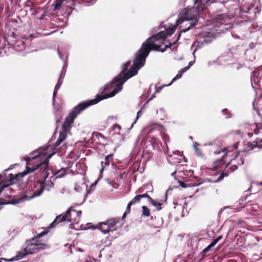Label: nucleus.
<instances>
[{
    "instance_id": "obj_1",
    "label": "nucleus",
    "mask_w": 262,
    "mask_h": 262,
    "mask_svg": "<svg viewBox=\"0 0 262 262\" xmlns=\"http://www.w3.org/2000/svg\"><path fill=\"white\" fill-rule=\"evenodd\" d=\"M166 38L165 33L162 31L158 34L152 35L142 44L141 48L137 53L133 65L128 71L126 72L130 64V61L127 62L124 64L122 71L110 83V85L106 86L105 89L107 90L109 89L110 86L111 89H112L114 87L115 84L117 85L116 90L111 95V96H115L120 92L122 89L124 83L129 78L137 74L138 70L144 65L145 59L151 50L160 51L161 52L166 50L167 46H165L164 49H160L161 45L164 43Z\"/></svg>"
},
{
    "instance_id": "obj_2",
    "label": "nucleus",
    "mask_w": 262,
    "mask_h": 262,
    "mask_svg": "<svg viewBox=\"0 0 262 262\" xmlns=\"http://www.w3.org/2000/svg\"><path fill=\"white\" fill-rule=\"evenodd\" d=\"M44 154L45 152H38V155H34L32 154V157L26 158V170L22 172L16 174L15 176L13 174H9L8 177L5 176L4 180L5 181L6 183H0V193L7 186L15 183L17 181L20 180L27 174L39 168L41 177L44 179V181L38 184L39 185L38 189L35 191L27 190L25 194H23L15 203H20L23 201H28L34 197L39 196L45 189V180L50 174L49 170L47 168L48 164L49 159L53 155V154H51L47 157H46Z\"/></svg>"
},
{
    "instance_id": "obj_3",
    "label": "nucleus",
    "mask_w": 262,
    "mask_h": 262,
    "mask_svg": "<svg viewBox=\"0 0 262 262\" xmlns=\"http://www.w3.org/2000/svg\"><path fill=\"white\" fill-rule=\"evenodd\" d=\"M223 150L222 151H215L214 154H219L221 152L224 153L220 159L216 160L214 162L213 167V171L219 170L222 171V173L218 178L217 181L222 180L224 176H228L229 173L234 171L237 168L238 165H241L244 163V159L243 157L239 156L235 150L233 152L227 150Z\"/></svg>"
},
{
    "instance_id": "obj_4",
    "label": "nucleus",
    "mask_w": 262,
    "mask_h": 262,
    "mask_svg": "<svg viewBox=\"0 0 262 262\" xmlns=\"http://www.w3.org/2000/svg\"><path fill=\"white\" fill-rule=\"evenodd\" d=\"M110 84H107L105 85V87L104 88L103 91H111L109 94H104L102 96L97 95L96 97V98L90 100L86 102H82L79 104H78L77 106H76L74 110L70 114L69 116H68L66 118L65 121L67 122L68 123H70L71 125L73 123L74 120L77 117V115L80 114L82 111L86 108L88 107H89L90 105L95 104L99 102L100 101L104 99H107L108 98H111L113 97L114 96H111V95L117 89V85L116 84H114V87L112 89H111V87H109V89L105 90V87L107 85H110Z\"/></svg>"
},
{
    "instance_id": "obj_5",
    "label": "nucleus",
    "mask_w": 262,
    "mask_h": 262,
    "mask_svg": "<svg viewBox=\"0 0 262 262\" xmlns=\"http://www.w3.org/2000/svg\"><path fill=\"white\" fill-rule=\"evenodd\" d=\"M47 233V231L42 232L37 235L36 238H33L30 240L27 241L26 242V247L18 252L15 256L10 260H17L23 258L27 255L37 253L41 250L47 249L48 246L46 244L41 243L37 240L38 238Z\"/></svg>"
},
{
    "instance_id": "obj_6",
    "label": "nucleus",
    "mask_w": 262,
    "mask_h": 262,
    "mask_svg": "<svg viewBox=\"0 0 262 262\" xmlns=\"http://www.w3.org/2000/svg\"><path fill=\"white\" fill-rule=\"evenodd\" d=\"M204 8V6H200L194 9L190 10H183L180 14V17L176 21V26L183 23L184 21H188L189 27L182 30L183 32H186L192 27H194L198 23V16L199 12L202 11Z\"/></svg>"
},
{
    "instance_id": "obj_7",
    "label": "nucleus",
    "mask_w": 262,
    "mask_h": 262,
    "mask_svg": "<svg viewBox=\"0 0 262 262\" xmlns=\"http://www.w3.org/2000/svg\"><path fill=\"white\" fill-rule=\"evenodd\" d=\"M74 211L76 213L77 215L79 217L81 215V211H76L75 210H73L71 207L69 208L64 213L61 214L60 215H59L57 216L56 219H55L54 221L51 224L50 226L51 227H54V225L55 224L59 223L63 221H66L68 222H72V220L71 219V211Z\"/></svg>"
},
{
    "instance_id": "obj_8",
    "label": "nucleus",
    "mask_w": 262,
    "mask_h": 262,
    "mask_svg": "<svg viewBox=\"0 0 262 262\" xmlns=\"http://www.w3.org/2000/svg\"><path fill=\"white\" fill-rule=\"evenodd\" d=\"M119 221L118 218L112 219L107 220L105 222H101L99 224V229L104 234L108 233L110 231H113L116 230L114 227L115 225Z\"/></svg>"
},
{
    "instance_id": "obj_9",
    "label": "nucleus",
    "mask_w": 262,
    "mask_h": 262,
    "mask_svg": "<svg viewBox=\"0 0 262 262\" xmlns=\"http://www.w3.org/2000/svg\"><path fill=\"white\" fill-rule=\"evenodd\" d=\"M167 152L169 157L172 158V160H173L171 163L172 164H175L177 163H179L181 162L182 158L185 159V158L183 156V153L180 152L179 150L176 151H169L168 147H167Z\"/></svg>"
},
{
    "instance_id": "obj_10",
    "label": "nucleus",
    "mask_w": 262,
    "mask_h": 262,
    "mask_svg": "<svg viewBox=\"0 0 262 262\" xmlns=\"http://www.w3.org/2000/svg\"><path fill=\"white\" fill-rule=\"evenodd\" d=\"M230 18L226 14H220L216 15L215 23L219 25L226 24L229 22Z\"/></svg>"
},
{
    "instance_id": "obj_11",
    "label": "nucleus",
    "mask_w": 262,
    "mask_h": 262,
    "mask_svg": "<svg viewBox=\"0 0 262 262\" xmlns=\"http://www.w3.org/2000/svg\"><path fill=\"white\" fill-rule=\"evenodd\" d=\"M144 198H147L150 203H155V201L150 196H149L147 192L142 194H139L136 195L130 202L134 205L136 203H139L141 199Z\"/></svg>"
},
{
    "instance_id": "obj_12",
    "label": "nucleus",
    "mask_w": 262,
    "mask_h": 262,
    "mask_svg": "<svg viewBox=\"0 0 262 262\" xmlns=\"http://www.w3.org/2000/svg\"><path fill=\"white\" fill-rule=\"evenodd\" d=\"M194 181H195V179L193 180V181L191 179L186 181V182L179 181V182L180 186L183 188L196 186L199 185L201 183V182L196 183Z\"/></svg>"
},
{
    "instance_id": "obj_13",
    "label": "nucleus",
    "mask_w": 262,
    "mask_h": 262,
    "mask_svg": "<svg viewBox=\"0 0 262 262\" xmlns=\"http://www.w3.org/2000/svg\"><path fill=\"white\" fill-rule=\"evenodd\" d=\"M67 132L68 131H65L63 130L60 132L59 138L55 143V146H58L63 141L65 140L67 137Z\"/></svg>"
},
{
    "instance_id": "obj_14",
    "label": "nucleus",
    "mask_w": 262,
    "mask_h": 262,
    "mask_svg": "<svg viewBox=\"0 0 262 262\" xmlns=\"http://www.w3.org/2000/svg\"><path fill=\"white\" fill-rule=\"evenodd\" d=\"M222 238V236L221 235V236H219V237H217L214 240L213 242H212L210 244H209L206 248H205L202 252L203 253H207V252H208L210 249L214 247L216 244L217 243H218L221 239Z\"/></svg>"
},
{
    "instance_id": "obj_15",
    "label": "nucleus",
    "mask_w": 262,
    "mask_h": 262,
    "mask_svg": "<svg viewBox=\"0 0 262 262\" xmlns=\"http://www.w3.org/2000/svg\"><path fill=\"white\" fill-rule=\"evenodd\" d=\"M68 169L66 168H62L58 170L54 174L55 179L61 178L65 176L67 173Z\"/></svg>"
},
{
    "instance_id": "obj_16",
    "label": "nucleus",
    "mask_w": 262,
    "mask_h": 262,
    "mask_svg": "<svg viewBox=\"0 0 262 262\" xmlns=\"http://www.w3.org/2000/svg\"><path fill=\"white\" fill-rule=\"evenodd\" d=\"M112 160V157L111 155H108L105 157L104 161L101 162L102 168L100 170V172H102L104 167L106 166L109 165L110 161Z\"/></svg>"
},
{
    "instance_id": "obj_17",
    "label": "nucleus",
    "mask_w": 262,
    "mask_h": 262,
    "mask_svg": "<svg viewBox=\"0 0 262 262\" xmlns=\"http://www.w3.org/2000/svg\"><path fill=\"white\" fill-rule=\"evenodd\" d=\"M188 69V67H185L184 69H182L181 71H180L177 74V75L172 79L171 83H172L173 81L180 78L182 77V74L184 73L185 71H186Z\"/></svg>"
},
{
    "instance_id": "obj_18",
    "label": "nucleus",
    "mask_w": 262,
    "mask_h": 262,
    "mask_svg": "<svg viewBox=\"0 0 262 262\" xmlns=\"http://www.w3.org/2000/svg\"><path fill=\"white\" fill-rule=\"evenodd\" d=\"M177 26H176V25L175 26L172 28H167V29H166L165 31H163L165 33L166 37L168 35H171L172 34H173L175 31L176 28Z\"/></svg>"
},
{
    "instance_id": "obj_19",
    "label": "nucleus",
    "mask_w": 262,
    "mask_h": 262,
    "mask_svg": "<svg viewBox=\"0 0 262 262\" xmlns=\"http://www.w3.org/2000/svg\"><path fill=\"white\" fill-rule=\"evenodd\" d=\"M113 129L112 132H114V133L116 134L119 135L120 134V131L121 129V126L117 124H114L113 126Z\"/></svg>"
},
{
    "instance_id": "obj_20",
    "label": "nucleus",
    "mask_w": 262,
    "mask_h": 262,
    "mask_svg": "<svg viewBox=\"0 0 262 262\" xmlns=\"http://www.w3.org/2000/svg\"><path fill=\"white\" fill-rule=\"evenodd\" d=\"M142 208L143 210L142 215L147 217L150 214V211L148 208L145 206H143Z\"/></svg>"
},
{
    "instance_id": "obj_21",
    "label": "nucleus",
    "mask_w": 262,
    "mask_h": 262,
    "mask_svg": "<svg viewBox=\"0 0 262 262\" xmlns=\"http://www.w3.org/2000/svg\"><path fill=\"white\" fill-rule=\"evenodd\" d=\"M203 37H204V38H203L202 43H208L210 42L212 40V39L214 38V37L213 36H212V35H210L209 36L205 37V35H203Z\"/></svg>"
},
{
    "instance_id": "obj_22",
    "label": "nucleus",
    "mask_w": 262,
    "mask_h": 262,
    "mask_svg": "<svg viewBox=\"0 0 262 262\" xmlns=\"http://www.w3.org/2000/svg\"><path fill=\"white\" fill-rule=\"evenodd\" d=\"M66 0H56L55 2V9L60 10L61 7V4Z\"/></svg>"
},
{
    "instance_id": "obj_23",
    "label": "nucleus",
    "mask_w": 262,
    "mask_h": 262,
    "mask_svg": "<svg viewBox=\"0 0 262 262\" xmlns=\"http://www.w3.org/2000/svg\"><path fill=\"white\" fill-rule=\"evenodd\" d=\"M71 125L70 123L64 121V122L62 125V130L69 132L71 128Z\"/></svg>"
},
{
    "instance_id": "obj_24",
    "label": "nucleus",
    "mask_w": 262,
    "mask_h": 262,
    "mask_svg": "<svg viewBox=\"0 0 262 262\" xmlns=\"http://www.w3.org/2000/svg\"><path fill=\"white\" fill-rule=\"evenodd\" d=\"M260 129H262V124L257 123L256 125V128L254 129V133L257 135L259 133Z\"/></svg>"
},
{
    "instance_id": "obj_25",
    "label": "nucleus",
    "mask_w": 262,
    "mask_h": 262,
    "mask_svg": "<svg viewBox=\"0 0 262 262\" xmlns=\"http://www.w3.org/2000/svg\"><path fill=\"white\" fill-rule=\"evenodd\" d=\"M196 145H198L197 143L195 142L193 144V148L195 152L198 154V156L203 157L202 152H201L200 150L196 147Z\"/></svg>"
},
{
    "instance_id": "obj_26",
    "label": "nucleus",
    "mask_w": 262,
    "mask_h": 262,
    "mask_svg": "<svg viewBox=\"0 0 262 262\" xmlns=\"http://www.w3.org/2000/svg\"><path fill=\"white\" fill-rule=\"evenodd\" d=\"M171 84V83H169V84H167V85H163L162 86H156V93H159L162 90V89L165 87V86H169Z\"/></svg>"
},
{
    "instance_id": "obj_27",
    "label": "nucleus",
    "mask_w": 262,
    "mask_h": 262,
    "mask_svg": "<svg viewBox=\"0 0 262 262\" xmlns=\"http://www.w3.org/2000/svg\"><path fill=\"white\" fill-rule=\"evenodd\" d=\"M133 204L130 202H129L127 206V207H126V211L124 213L123 215V217H124L125 215V213H129L130 212V207L132 205H133Z\"/></svg>"
},
{
    "instance_id": "obj_28",
    "label": "nucleus",
    "mask_w": 262,
    "mask_h": 262,
    "mask_svg": "<svg viewBox=\"0 0 262 262\" xmlns=\"http://www.w3.org/2000/svg\"><path fill=\"white\" fill-rule=\"evenodd\" d=\"M151 204L153 205L154 206H155L158 210L161 209V204L160 203H157L155 201V203Z\"/></svg>"
},
{
    "instance_id": "obj_29",
    "label": "nucleus",
    "mask_w": 262,
    "mask_h": 262,
    "mask_svg": "<svg viewBox=\"0 0 262 262\" xmlns=\"http://www.w3.org/2000/svg\"><path fill=\"white\" fill-rule=\"evenodd\" d=\"M57 92H58V90H56V89H54L53 94V98H52V103L53 104H54V103H55V97H56Z\"/></svg>"
},
{
    "instance_id": "obj_30",
    "label": "nucleus",
    "mask_w": 262,
    "mask_h": 262,
    "mask_svg": "<svg viewBox=\"0 0 262 262\" xmlns=\"http://www.w3.org/2000/svg\"><path fill=\"white\" fill-rule=\"evenodd\" d=\"M57 92H58V90H56V89H54L53 94V98H52V103L53 104H54V103H55V97H56Z\"/></svg>"
},
{
    "instance_id": "obj_31",
    "label": "nucleus",
    "mask_w": 262,
    "mask_h": 262,
    "mask_svg": "<svg viewBox=\"0 0 262 262\" xmlns=\"http://www.w3.org/2000/svg\"><path fill=\"white\" fill-rule=\"evenodd\" d=\"M141 115H142L141 111H138L137 113V117H136V120H135V122L133 123L132 126L134 124H135L136 123V121L138 119L139 117L141 116Z\"/></svg>"
},
{
    "instance_id": "obj_32",
    "label": "nucleus",
    "mask_w": 262,
    "mask_h": 262,
    "mask_svg": "<svg viewBox=\"0 0 262 262\" xmlns=\"http://www.w3.org/2000/svg\"><path fill=\"white\" fill-rule=\"evenodd\" d=\"M62 82H63V80H62V77H61V78H59L58 82L56 84H57L58 85H59L60 86L62 83Z\"/></svg>"
},
{
    "instance_id": "obj_33",
    "label": "nucleus",
    "mask_w": 262,
    "mask_h": 262,
    "mask_svg": "<svg viewBox=\"0 0 262 262\" xmlns=\"http://www.w3.org/2000/svg\"><path fill=\"white\" fill-rule=\"evenodd\" d=\"M66 71H64L63 70L61 71V73L59 76V78H61L62 77V80H63L64 75H65Z\"/></svg>"
},
{
    "instance_id": "obj_34",
    "label": "nucleus",
    "mask_w": 262,
    "mask_h": 262,
    "mask_svg": "<svg viewBox=\"0 0 262 262\" xmlns=\"http://www.w3.org/2000/svg\"><path fill=\"white\" fill-rule=\"evenodd\" d=\"M199 42H198V44L196 45V48H195V49L194 50L193 53V54H194V52H195V50H196V49H198V48H200L201 47H200V45H199Z\"/></svg>"
},
{
    "instance_id": "obj_35",
    "label": "nucleus",
    "mask_w": 262,
    "mask_h": 262,
    "mask_svg": "<svg viewBox=\"0 0 262 262\" xmlns=\"http://www.w3.org/2000/svg\"><path fill=\"white\" fill-rule=\"evenodd\" d=\"M143 192V189L142 187H140L138 190V193H142Z\"/></svg>"
},
{
    "instance_id": "obj_36",
    "label": "nucleus",
    "mask_w": 262,
    "mask_h": 262,
    "mask_svg": "<svg viewBox=\"0 0 262 262\" xmlns=\"http://www.w3.org/2000/svg\"><path fill=\"white\" fill-rule=\"evenodd\" d=\"M60 86L59 85H58L57 84H56L55 86V89H56V90H59V89L60 88Z\"/></svg>"
},
{
    "instance_id": "obj_37",
    "label": "nucleus",
    "mask_w": 262,
    "mask_h": 262,
    "mask_svg": "<svg viewBox=\"0 0 262 262\" xmlns=\"http://www.w3.org/2000/svg\"><path fill=\"white\" fill-rule=\"evenodd\" d=\"M12 168V165H10V167L7 169H6L5 171H8L9 169H11Z\"/></svg>"
},
{
    "instance_id": "obj_38",
    "label": "nucleus",
    "mask_w": 262,
    "mask_h": 262,
    "mask_svg": "<svg viewBox=\"0 0 262 262\" xmlns=\"http://www.w3.org/2000/svg\"><path fill=\"white\" fill-rule=\"evenodd\" d=\"M58 55L60 57V58L62 59H63V58H62V56L61 55L60 53L59 52V51H58Z\"/></svg>"
},
{
    "instance_id": "obj_39",
    "label": "nucleus",
    "mask_w": 262,
    "mask_h": 262,
    "mask_svg": "<svg viewBox=\"0 0 262 262\" xmlns=\"http://www.w3.org/2000/svg\"><path fill=\"white\" fill-rule=\"evenodd\" d=\"M49 183H50V186H51V187H52V186H53V185H54V184H53L51 181H50V182H49Z\"/></svg>"
},
{
    "instance_id": "obj_40",
    "label": "nucleus",
    "mask_w": 262,
    "mask_h": 262,
    "mask_svg": "<svg viewBox=\"0 0 262 262\" xmlns=\"http://www.w3.org/2000/svg\"><path fill=\"white\" fill-rule=\"evenodd\" d=\"M227 111H228L227 109L225 108V109L223 110L222 112L225 113V112H227Z\"/></svg>"
},
{
    "instance_id": "obj_41",
    "label": "nucleus",
    "mask_w": 262,
    "mask_h": 262,
    "mask_svg": "<svg viewBox=\"0 0 262 262\" xmlns=\"http://www.w3.org/2000/svg\"><path fill=\"white\" fill-rule=\"evenodd\" d=\"M107 183H108V184L109 185H112V182H111L110 181H109V180H107Z\"/></svg>"
},
{
    "instance_id": "obj_42",
    "label": "nucleus",
    "mask_w": 262,
    "mask_h": 262,
    "mask_svg": "<svg viewBox=\"0 0 262 262\" xmlns=\"http://www.w3.org/2000/svg\"><path fill=\"white\" fill-rule=\"evenodd\" d=\"M253 81H254L255 80H254V79L253 78L251 77V82H252Z\"/></svg>"
},
{
    "instance_id": "obj_43",
    "label": "nucleus",
    "mask_w": 262,
    "mask_h": 262,
    "mask_svg": "<svg viewBox=\"0 0 262 262\" xmlns=\"http://www.w3.org/2000/svg\"><path fill=\"white\" fill-rule=\"evenodd\" d=\"M230 117V116L229 115H227L225 117L226 118H229Z\"/></svg>"
},
{
    "instance_id": "obj_44",
    "label": "nucleus",
    "mask_w": 262,
    "mask_h": 262,
    "mask_svg": "<svg viewBox=\"0 0 262 262\" xmlns=\"http://www.w3.org/2000/svg\"><path fill=\"white\" fill-rule=\"evenodd\" d=\"M3 178L2 174H0V180Z\"/></svg>"
},
{
    "instance_id": "obj_45",
    "label": "nucleus",
    "mask_w": 262,
    "mask_h": 262,
    "mask_svg": "<svg viewBox=\"0 0 262 262\" xmlns=\"http://www.w3.org/2000/svg\"><path fill=\"white\" fill-rule=\"evenodd\" d=\"M2 260H5L4 258H1L0 259V262H2Z\"/></svg>"
},
{
    "instance_id": "obj_46",
    "label": "nucleus",
    "mask_w": 262,
    "mask_h": 262,
    "mask_svg": "<svg viewBox=\"0 0 262 262\" xmlns=\"http://www.w3.org/2000/svg\"><path fill=\"white\" fill-rule=\"evenodd\" d=\"M189 24H188V23H187V24H186V26H188L187 28H188V27H189Z\"/></svg>"
},
{
    "instance_id": "obj_47",
    "label": "nucleus",
    "mask_w": 262,
    "mask_h": 262,
    "mask_svg": "<svg viewBox=\"0 0 262 262\" xmlns=\"http://www.w3.org/2000/svg\"><path fill=\"white\" fill-rule=\"evenodd\" d=\"M175 173H176V171H174V172H173V173L171 174H172V176H173V175H174V174Z\"/></svg>"
},
{
    "instance_id": "obj_48",
    "label": "nucleus",
    "mask_w": 262,
    "mask_h": 262,
    "mask_svg": "<svg viewBox=\"0 0 262 262\" xmlns=\"http://www.w3.org/2000/svg\"><path fill=\"white\" fill-rule=\"evenodd\" d=\"M75 190L76 191H78V190H77V188H76V187H75Z\"/></svg>"
},
{
    "instance_id": "obj_49",
    "label": "nucleus",
    "mask_w": 262,
    "mask_h": 262,
    "mask_svg": "<svg viewBox=\"0 0 262 262\" xmlns=\"http://www.w3.org/2000/svg\"><path fill=\"white\" fill-rule=\"evenodd\" d=\"M196 2H198V0H196V1L195 2V4H196Z\"/></svg>"
},
{
    "instance_id": "obj_50",
    "label": "nucleus",
    "mask_w": 262,
    "mask_h": 262,
    "mask_svg": "<svg viewBox=\"0 0 262 262\" xmlns=\"http://www.w3.org/2000/svg\"><path fill=\"white\" fill-rule=\"evenodd\" d=\"M259 184L261 185H262V183H260Z\"/></svg>"
}]
</instances>
